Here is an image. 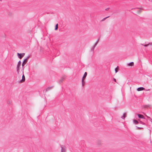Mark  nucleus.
I'll return each mask as SVG.
<instances>
[{
    "instance_id": "f257e3e1",
    "label": "nucleus",
    "mask_w": 152,
    "mask_h": 152,
    "mask_svg": "<svg viewBox=\"0 0 152 152\" xmlns=\"http://www.w3.org/2000/svg\"><path fill=\"white\" fill-rule=\"evenodd\" d=\"M25 54L23 53H17V56L20 59L22 58L25 55Z\"/></svg>"
},
{
    "instance_id": "f03ea898",
    "label": "nucleus",
    "mask_w": 152,
    "mask_h": 152,
    "mask_svg": "<svg viewBox=\"0 0 152 152\" xmlns=\"http://www.w3.org/2000/svg\"><path fill=\"white\" fill-rule=\"evenodd\" d=\"M29 58V56H28L24 60L22 64V66H24L26 64V63L27 62L28 59Z\"/></svg>"
},
{
    "instance_id": "7ed1b4c3",
    "label": "nucleus",
    "mask_w": 152,
    "mask_h": 152,
    "mask_svg": "<svg viewBox=\"0 0 152 152\" xmlns=\"http://www.w3.org/2000/svg\"><path fill=\"white\" fill-rule=\"evenodd\" d=\"M20 65H18V64H17V65L16 69H17V72L18 73L19 72H20Z\"/></svg>"
},
{
    "instance_id": "20e7f679",
    "label": "nucleus",
    "mask_w": 152,
    "mask_h": 152,
    "mask_svg": "<svg viewBox=\"0 0 152 152\" xmlns=\"http://www.w3.org/2000/svg\"><path fill=\"white\" fill-rule=\"evenodd\" d=\"M25 80V78L24 75L23 74L22 76V79L20 81V83H23L24 82Z\"/></svg>"
},
{
    "instance_id": "39448f33",
    "label": "nucleus",
    "mask_w": 152,
    "mask_h": 152,
    "mask_svg": "<svg viewBox=\"0 0 152 152\" xmlns=\"http://www.w3.org/2000/svg\"><path fill=\"white\" fill-rule=\"evenodd\" d=\"M53 86H50V87H48V88H47L46 89V90H45V91L46 92L52 89L53 88Z\"/></svg>"
},
{
    "instance_id": "423d86ee",
    "label": "nucleus",
    "mask_w": 152,
    "mask_h": 152,
    "mask_svg": "<svg viewBox=\"0 0 152 152\" xmlns=\"http://www.w3.org/2000/svg\"><path fill=\"white\" fill-rule=\"evenodd\" d=\"M144 89H145L144 88L142 87H140L138 88L137 90L138 91H140L143 90Z\"/></svg>"
},
{
    "instance_id": "0eeeda50",
    "label": "nucleus",
    "mask_w": 152,
    "mask_h": 152,
    "mask_svg": "<svg viewBox=\"0 0 152 152\" xmlns=\"http://www.w3.org/2000/svg\"><path fill=\"white\" fill-rule=\"evenodd\" d=\"M61 152H65V148L64 147H63L62 145L61 146Z\"/></svg>"
},
{
    "instance_id": "6e6552de",
    "label": "nucleus",
    "mask_w": 152,
    "mask_h": 152,
    "mask_svg": "<svg viewBox=\"0 0 152 152\" xmlns=\"http://www.w3.org/2000/svg\"><path fill=\"white\" fill-rule=\"evenodd\" d=\"M137 115L139 118H144V116L142 115L138 114Z\"/></svg>"
},
{
    "instance_id": "1a4fd4ad",
    "label": "nucleus",
    "mask_w": 152,
    "mask_h": 152,
    "mask_svg": "<svg viewBox=\"0 0 152 152\" xmlns=\"http://www.w3.org/2000/svg\"><path fill=\"white\" fill-rule=\"evenodd\" d=\"M87 75V73L86 72H85L84 73L83 77L82 79L84 80V79L86 77Z\"/></svg>"
},
{
    "instance_id": "9d476101",
    "label": "nucleus",
    "mask_w": 152,
    "mask_h": 152,
    "mask_svg": "<svg viewBox=\"0 0 152 152\" xmlns=\"http://www.w3.org/2000/svg\"><path fill=\"white\" fill-rule=\"evenodd\" d=\"M141 45L144 46L145 47H146L148 46L149 45H152V42L149 43L148 44L144 45L143 44H141Z\"/></svg>"
},
{
    "instance_id": "9b49d317",
    "label": "nucleus",
    "mask_w": 152,
    "mask_h": 152,
    "mask_svg": "<svg viewBox=\"0 0 152 152\" xmlns=\"http://www.w3.org/2000/svg\"><path fill=\"white\" fill-rule=\"evenodd\" d=\"M134 65V63L133 62L130 63H129L127 64L128 66H133Z\"/></svg>"
},
{
    "instance_id": "f8f14e48",
    "label": "nucleus",
    "mask_w": 152,
    "mask_h": 152,
    "mask_svg": "<svg viewBox=\"0 0 152 152\" xmlns=\"http://www.w3.org/2000/svg\"><path fill=\"white\" fill-rule=\"evenodd\" d=\"M126 116V113H124L123 115L121 117V118L123 119H124L125 118Z\"/></svg>"
},
{
    "instance_id": "ddd939ff",
    "label": "nucleus",
    "mask_w": 152,
    "mask_h": 152,
    "mask_svg": "<svg viewBox=\"0 0 152 152\" xmlns=\"http://www.w3.org/2000/svg\"><path fill=\"white\" fill-rule=\"evenodd\" d=\"M7 103L8 104H11L12 103V101L10 100H8L7 101Z\"/></svg>"
},
{
    "instance_id": "4468645a",
    "label": "nucleus",
    "mask_w": 152,
    "mask_h": 152,
    "mask_svg": "<svg viewBox=\"0 0 152 152\" xmlns=\"http://www.w3.org/2000/svg\"><path fill=\"white\" fill-rule=\"evenodd\" d=\"M64 78H61L59 81V83H61L64 80Z\"/></svg>"
},
{
    "instance_id": "2eb2a0df",
    "label": "nucleus",
    "mask_w": 152,
    "mask_h": 152,
    "mask_svg": "<svg viewBox=\"0 0 152 152\" xmlns=\"http://www.w3.org/2000/svg\"><path fill=\"white\" fill-rule=\"evenodd\" d=\"M133 122H134V123L135 124H137L138 123V122L135 120H133Z\"/></svg>"
},
{
    "instance_id": "dca6fc26",
    "label": "nucleus",
    "mask_w": 152,
    "mask_h": 152,
    "mask_svg": "<svg viewBox=\"0 0 152 152\" xmlns=\"http://www.w3.org/2000/svg\"><path fill=\"white\" fill-rule=\"evenodd\" d=\"M96 46V44H95V45L91 49V50L92 51H94V48Z\"/></svg>"
},
{
    "instance_id": "f3484780",
    "label": "nucleus",
    "mask_w": 152,
    "mask_h": 152,
    "mask_svg": "<svg viewBox=\"0 0 152 152\" xmlns=\"http://www.w3.org/2000/svg\"><path fill=\"white\" fill-rule=\"evenodd\" d=\"M84 80L83 79H82V86H83L84 85V84H85V82Z\"/></svg>"
},
{
    "instance_id": "a211bd4d",
    "label": "nucleus",
    "mask_w": 152,
    "mask_h": 152,
    "mask_svg": "<svg viewBox=\"0 0 152 152\" xmlns=\"http://www.w3.org/2000/svg\"><path fill=\"white\" fill-rule=\"evenodd\" d=\"M119 69V68L118 66H117L115 69V73H117L118 72V70Z\"/></svg>"
},
{
    "instance_id": "6ab92c4d",
    "label": "nucleus",
    "mask_w": 152,
    "mask_h": 152,
    "mask_svg": "<svg viewBox=\"0 0 152 152\" xmlns=\"http://www.w3.org/2000/svg\"><path fill=\"white\" fill-rule=\"evenodd\" d=\"M58 28V24H57L55 26V30H57Z\"/></svg>"
},
{
    "instance_id": "aec40b11",
    "label": "nucleus",
    "mask_w": 152,
    "mask_h": 152,
    "mask_svg": "<svg viewBox=\"0 0 152 152\" xmlns=\"http://www.w3.org/2000/svg\"><path fill=\"white\" fill-rule=\"evenodd\" d=\"M150 105H145L144 106V107L145 108H146L148 107H150Z\"/></svg>"
},
{
    "instance_id": "412c9836",
    "label": "nucleus",
    "mask_w": 152,
    "mask_h": 152,
    "mask_svg": "<svg viewBox=\"0 0 152 152\" xmlns=\"http://www.w3.org/2000/svg\"><path fill=\"white\" fill-rule=\"evenodd\" d=\"M21 62L20 61H19L18 63V65H21Z\"/></svg>"
},
{
    "instance_id": "4be33fe9",
    "label": "nucleus",
    "mask_w": 152,
    "mask_h": 152,
    "mask_svg": "<svg viewBox=\"0 0 152 152\" xmlns=\"http://www.w3.org/2000/svg\"><path fill=\"white\" fill-rule=\"evenodd\" d=\"M99 41V39H98L97 40V41H96V43H95V44H96V45H97V44H98V42Z\"/></svg>"
},
{
    "instance_id": "5701e85b",
    "label": "nucleus",
    "mask_w": 152,
    "mask_h": 152,
    "mask_svg": "<svg viewBox=\"0 0 152 152\" xmlns=\"http://www.w3.org/2000/svg\"><path fill=\"white\" fill-rule=\"evenodd\" d=\"M24 69V66H22V69L23 71Z\"/></svg>"
},
{
    "instance_id": "b1692460",
    "label": "nucleus",
    "mask_w": 152,
    "mask_h": 152,
    "mask_svg": "<svg viewBox=\"0 0 152 152\" xmlns=\"http://www.w3.org/2000/svg\"><path fill=\"white\" fill-rule=\"evenodd\" d=\"M140 123L142 124H145L144 123L142 122V121H140Z\"/></svg>"
},
{
    "instance_id": "393cba45",
    "label": "nucleus",
    "mask_w": 152,
    "mask_h": 152,
    "mask_svg": "<svg viewBox=\"0 0 152 152\" xmlns=\"http://www.w3.org/2000/svg\"><path fill=\"white\" fill-rule=\"evenodd\" d=\"M109 17V16H108V17H106V18H104V20H105L106 19V18H108Z\"/></svg>"
},
{
    "instance_id": "a878e982",
    "label": "nucleus",
    "mask_w": 152,
    "mask_h": 152,
    "mask_svg": "<svg viewBox=\"0 0 152 152\" xmlns=\"http://www.w3.org/2000/svg\"><path fill=\"white\" fill-rule=\"evenodd\" d=\"M114 81L115 82H116V80L115 79V78H114Z\"/></svg>"
},
{
    "instance_id": "bb28decb",
    "label": "nucleus",
    "mask_w": 152,
    "mask_h": 152,
    "mask_svg": "<svg viewBox=\"0 0 152 152\" xmlns=\"http://www.w3.org/2000/svg\"><path fill=\"white\" fill-rule=\"evenodd\" d=\"M138 12L139 13H140V10H139L138 11Z\"/></svg>"
},
{
    "instance_id": "cd10ccee",
    "label": "nucleus",
    "mask_w": 152,
    "mask_h": 152,
    "mask_svg": "<svg viewBox=\"0 0 152 152\" xmlns=\"http://www.w3.org/2000/svg\"><path fill=\"white\" fill-rule=\"evenodd\" d=\"M137 127L138 129H140V128H140V127H137Z\"/></svg>"
},
{
    "instance_id": "c85d7f7f",
    "label": "nucleus",
    "mask_w": 152,
    "mask_h": 152,
    "mask_svg": "<svg viewBox=\"0 0 152 152\" xmlns=\"http://www.w3.org/2000/svg\"><path fill=\"white\" fill-rule=\"evenodd\" d=\"M104 20V18L102 20V21H103Z\"/></svg>"
},
{
    "instance_id": "c756f323",
    "label": "nucleus",
    "mask_w": 152,
    "mask_h": 152,
    "mask_svg": "<svg viewBox=\"0 0 152 152\" xmlns=\"http://www.w3.org/2000/svg\"><path fill=\"white\" fill-rule=\"evenodd\" d=\"M108 8L106 9V10H108Z\"/></svg>"
}]
</instances>
